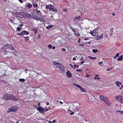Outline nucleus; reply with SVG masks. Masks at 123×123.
I'll list each match as a JSON object with an SVG mask.
<instances>
[{
	"label": "nucleus",
	"instance_id": "57",
	"mask_svg": "<svg viewBox=\"0 0 123 123\" xmlns=\"http://www.w3.org/2000/svg\"><path fill=\"white\" fill-rule=\"evenodd\" d=\"M78 43H80V39H79V40L78 41Z\"/></svg>",
	"mask_w": 123,
	"mask_h": 123
},
{
	"label": "nucleus",
	"instance_id": "8",
	"mask_svg": "<svg viewBox=\"0 0 123 123\" xmlns=\"http://www.w3.org/2000/svg\"><path fill=\"white\" fill-rule=\"evenodd\" d=\"M40 17L39 18L38 20L42 22H44L45 21V19L43 18L42 15H41L40 14H39Z\"/></svg>",
	"mask_w": 123,
	"mask_h": 123
},
{
	"label": "nucleus",
	"instance_id": "48",
	"mask_svg": "<svg viewBox=\"0 0 123 123\" xmlns=\"http://www.w3.org/2000/svg\"><path fill=\"white\" fill-rule=\"evenodd\" d=\"M36 12L38 13H39V14H41V13L39 11V10H37L36 11Z\"/></svg>",
	"mask_w": 123,
	"mask_h": 123
},
{
	"label": "nucleus",
	"instance_id": "26",
	"mask_svg": "<svg viewBox=\"0 0 123 123\" xmlns=\"http://www.w3.org/2000/svg\"><path fill=\"white\" fill-rule=\"evenodd\" d=\"M20 16H25V13H24L23 12H20Z\"/></svg>",
	"mask_w": 123,
	"mask_h": 123
},
{
	"label": "nucleus",
	"instance_id": "64",
	"mask_svg": "<svg viewBox=\"0 0 123 123\" xmlns=\"http://www.w3.org/2000/svg\"><path fill=\"white\" fill-rule=\"evenodd\" d=\"M63 11H65V12H66L67 11V10H65V9H64L63 10Z\"/></svg>",
	"mask_w": 123,
	"mask_h": 123
},
{
	"label": "nucleus",
	"instance_id": "62",
	"mask_svg": "<svg viewBox=\"0 0 123 123\" xmlns=\"http://www.w3.org/2000/svg\"><path fill=\"white\" fill-rule=\"evenodd\" d=\"M55 46H54L53 48H52L53 49H55Z\"/></svg>",
	"mask_w": 123,
	"mask_h": 123
},
{
	"label": "nucleus",
	"instance_id": "10",
	"mask_svg": "<svg viewBox=\"0 0 123 123\" xmlns=\"http://www.w3.org/2000/svg\"><path fill=\"white\" fill-rule=\"evenodd\" d=\"M60 69L61 70V71L63 73L65 71V69L63 67V65L61 64H60V66H59Z\"/></svg>",
	"mask_w": 123,
	"mask_h": 123
},
{
	"label": "nucleus",
	"instance_id": "42",
	"mask_svg": "<svg viewBox=\"0 0 123 123\" xmlns=\"http://www.w3.org/2000/svg\"><path fill=\"white\" fill-rule=\"evenodd\" d=\"M21 28H20L19 27H18L17 28V30L18 31H20L21 30Z\"/></svg>",
	"mask_w": 123,
	"mask_h": 123
},
{
	"label": "nucleus",
	"instance_id": "38",
	"mask_svg": "<svg viewBox=\"0 0 123 123\" xmlns=\"http://www.w3.org/2000/svg\"><path fill=\"white\" fill-rule=\"evenodd\" d=\"M94 79L95 80H99L100 79V78L99 77H94Z\"/></svg>",
	"mask_w": 123,
	"mask_h": 123
},
{
	"label": "nucleus",
	"instance_id": "19",
	"mask_svg": "<svg viewBox=\"0 0 123 123\" xmlns=\"http://www.w3.org/2000/svg\"><path fill=\"white\" fill-rule=\"evenodd\" d=\"M66 74L67 75V76L68 77H71L72 76V74L69 71H67Z\"/></svg>",
	"mask_w": 123,
	"mask_h": 123
},
{
	"label": "nucleus",
	"instance_id": "9",
	"mask_svg": "<svg viewBox=\"0 0 123 123\" xmlns=\"http://www.w3.org/2000/svg\"><path fill=\"white\" fill-rule=\"evenodd\" d=\"M39 14L35 13V14H34L33 17L36 20H38L39 18L40 17Z\"/></svg>",
	"mask_w": 123,
	"mask_h": 123
},
{
	"label": "nucleus",
	"instance_id": "39",
	"mask_svg": "<svg viewBox=\"0 0 123 123\" xmlns=\"http://www.w3.org/2000/svg\"><path fill=\"white\" fill-rule=\"evenodd\" d=\"M48 47H49V48H50V49H51L52 48V46L51 45V44H50V45H49L48 46Z\"/></svg>",
	"mask_w": 123,
	"mask_h": 123
},
{
	"label": "nucleus",
	"instance_id": "32",
	"mask_svg": "<svg viewBox=\"0 0 123 123\" xmlns=\"http://www.w3.org/2000/svg\"><path fill=\"white\" fill-rule=\"evenodd\" d=\"M105 103H106L107 105L108 106H110L111 104L110 102H109V101H108L107 102H106Z\"/></svg>",
	"mask_w": 123,
	"mask_h": 123
},
{
	"label": "nucleus",
	"instance_id": "55",
	"mask_svg": "<svg viewBox=\"0 0 123 123\" xmlns=\"http://www.w3.org/2000/svg\"><path fill=\"white\" fill-rule=\"evenodd\" d=\"M49 102H47L46 103V104L47 105H49Z\"/></svg>",
	"mask_w": 123,
	"mask_h": 123
},
{
	"label": "nucleus",
	"instance_id": "6",
	"mask_svg": "<svg viewBox=\"0 0 123 123\" xmlns=\"http://www.w3.org/2000/svg\"><path fill=\"white\" fill-rule=\"evenodd\" d=\"M61 63H59L58 62H56L55 61H53V64L54 65V67L56 68H58Z\"/></svg>",
	"mask_w": 123,
	"mask_h": 123
},
{
	"label": "nucleus",
	"instance_id": "16",
	"mask_svg": "<svg viewBox=\"0 0 123 123\" xmlns=\"http://www.w3.org/2000/svg\"><path fill=\"white\" fill-rule=\"evenodd\" d=\"M52 5H47L46 6V8L47 9H49V10H51V7H52Z\"/></svg>",
	"mask_w": 123,
	"mask_h": 123
},
{
	"label": "nucleus",
	"instance_id": "1",
	"mask_svg": "<svg viewBox=\"0 0 123 123\" xmlns=\"http://www.w3.org/2000/svg\"><path fill=\"white\" fill-rule=\"evenodd\" d=\"M4 98L6 100L11 99L14 101H18V99L12 94H6L4 95Z\"/></svg>",
	"mask_w": 123,
	"mask_h": 123
},
{
	"label": "nucleus",
	"instance_id": "11",
	"mask_svg": "<svg viewBox=\"0 0 123 123\" xmlns=\"http://www.w3.org/2000/svg\"><path fill=\"white\" fill-rule=\"evenodd\" d=\"M5 45V46L6 47L9 48L10 49H11L12 50H15V49L12 47V45L11 44H7Z\"/></svg>",
	"mask_w": 123,
	"mask_h": 123
},
{
	"label": "nucleus",
	"instance_id": "45",
	"mask_svg": "<svg viewBox=\"0 0 123 123\" xmlns=\"http://www.w3.org/2000/svg\"><path fill=\"white\" fill-rule=\"evenodd\" d=\"M61 49L62 50L64 51H65L66 50V49L64 48H62Z\"/></svg>",
	"mask_w": 123,
	"mask_h": 123
},
{
	"label": "nucleus",
	"instance_id": "31",
	"mask_svg": "<svg viewBox=\"0 0 123 123\" xmlns=\"http://www.w3.org/2000/svg\"><path fill=\"white\" fill-rule=\"evenodd\" d=\"M33 6L34 7H37L38 6V5L37 4V3H36L35 4L33 3Z\"/></svg>",
	"mask_w": 123,
	"mask_h": 123
},
{
	"label": "nucleus",
	"instance_id": "59",
	"mask_svg": "<svg viewBox=\"0 0 123 123\" xmlns=\"http://www.w3.org/2000/svg\"><path fill=\"white\" fill-rule=\"evenodd\" d=\"M70 66H71L72 68H73V66L71 64H70Z\"/></svg>",
	"mask_w": 123,
	"mask_h": 123
},
{
	"label": "nucleus",
	"instance_id": "15",
	"mask_svg": "<svg viewBox=\"0 0 123 123\" xmlns=\"http://www.w3.org/2000/svg\"><path fill=\"white\" fill-rule=\"evenodd\" d=\"M97 37L96 38V39L97 40H98L99 39H102L103 38V34H101V35L99 36H98V35Z\"/></svg>",
	"mask_w": 123,
	"mask_h": 123
},
{
	"label": "nucleus",
	"instance_id": "35",
	"mask_svg": "<svg viewBox=\"0 0 123 123\" xmlns=\"http://www.w3.org/2000/svg\"><path fill=\"white\" fill-rule=\"evenodd\" d=\"M68 111H70L71 112L70 114V115H73L74 113V112L72 111H70V110H68Z\"/></svg>",
	"mask_w": 123,
	"mask_h": 123
},
{
	"label": "nucleus",
	"instance_id": "25",
	"mask_svg": "<svg viewBox=\"0 0 123 123\" xmlns=\"http://www.w3.org/2000/svg\"><path fill=\"white\" fill-rule=\"evenodd\" d=\"M115 83L117 85L118 87H120V84H121L122 83L121 82L118 81H116Z\"/></svg>",
	"mask_w": 123,
	"mask_h": 123
},
{
	"label": "nucleus",
	"instance_id": "61",
	"mask_svg": "<svg viewBox=\"0 0 123 123\" xmlns=\"http://www.w3.org/2000/svg\"><path fill=\"white\" fill-rule=\"evenodd\" d=\"M114 58L115 59H116L117 58V57L115 56L114 57Z\"/></svg>",
	"mask_w": 123,
	"mask_h": 123
},
{
	"label": "nucleus",
	"instance_id": "53",
	"mask_svg": "<svg viewBox=\"0 0 123 123\" xmlns=\"http://www.w3.org/2000/svg\"><path fill=\"white\" fill-rule=\"evenodd\" d=\"M83 59V56H82V57L81 58V59H80V61H81Z\"/></svg>",
	"mask_w": 123,
	"mask_h": 123
},
{
	"label": "nucleus",
	"instance_id": "3",
	"mask_svg": "<svg viewBox=\"0 0 123 123\" xmlns=\"http://www.w3.org/2000/svg\"><path fill=\"white\" fill-rule=\"evenodd\" d=\"M17 110V108L16 107H11L9 108L7 111L8 112H9L11 111H15Z\"/></svg>",
	"mask_w": 123,
	"mask_h": 123
},
{
	"label": "nucleus",
	"instance_id": "7",
	"mask_svg": "<svg viewBox=\"0 0 123 123\" xmlns=\"http://www.w3.org/2000/svg\"><path fill=\"white\" fill-rule=\"evenodd\" d=\"M100 97V99L105 103L107 102L108 101H109V99H108L106 97H104L102 96H101Z\"/></svg>",
	"mask_w": 123,
	"mask_h": 123
},
{
	"label": "nucleus",
	"instance_id": "23",
	"mask_svg": "<svg viewBox=\"0 0 123 123\" xmlns=\"http://www.w3.org/2000/svg\"><path fill=\"white\" fill-rule=\"evenodd\" d=\"M123 55H122L121 56H120L117 59V60H118V61H122L123 58Z\"/></svg>",
	"mask_w": 123,
	"mask_h": 123
},
{
	"label": "nucleus",
	"instance_id": "30",
	"mask_svg": "<svg viewBox=\"0 0 123 123\" xmlns=\"http://www.w3.org/2000/svg\"><path fill=\"white\" fill-rule=\"evenodd\" d=\"M92 51L94 53H96L98 52V50L96 49H93Z\"/></svg>",
	"mask_w": 123,
	"mask_h": 123
},
{
	"label": "nucleus",
	"instance_id": "41",
	"mask_svg": "<svg viewBox=\"0 0 123 123\" xmlns=\"http://www.w3.org/2000/svg\"><path fill=\"white\" fill-rule=\"evenodd\" d=\"M99 28L98 27L97 28H96L94 30H93V31H95V32H96L98 29Z\"/></svg>",
	"mask_w": 123,
	"mask_h": 123
},
{
	"label": "nucleus",
	"instance_id": "33",
	"mask_svg": "<svg viewBox=\"0 0 123 123\" xmlns=\"http://www.w3.org/2000/svg\"><path fill=\"white\" fill-rule=\"evenodd\" d=\"M53 27V25L50 26V25H48V26H47L46 28L47 29H49L50 28H51L52 27Z\"/></svg>",
	"mask_w": 123,
	"mask_h": 123
},
{
	"label": "nucleus",
	"instance_id": "34",
	"mask_svg": "<svg viewBox=\"0 0 123 123\" xmlns=\"http://www.w3.org/2000/svg\"><path fill=\"white\" fill-rule=\"evenodd\" d=\"M88 57L90 58L91 59H96V57H92L90 56H89Z\"/></svg>",
	"mask_w": 123,
	"mask_h": 123
},
{
	"label": "nucleus",
	"instance_id": "47",
	"mask_svg": "<svg viewBox=\"0 0 123 123\" xmlns=\"http://www.w3.org/2000/svg\"><path fill=\"white\" fill-rule=\"evenodd\" d=\"M17 34L18 35H19V36H20V35H22V32H21V33H17Z\"/></svg>",
	"mask_w": 123,
	"mask_h": 123
},
{
	"label": "nucleus",
	"instance_id": "44",
	"mask_svg": "<svg viewBox=\"0 0 123 123\" xmlns=\"http://www.w3.org/2000/svg\"><path fill=\"white\" fill-rule=\"evenodd\" d=\"M120 102L122 103H123V98L122 97L121 99V100Z\"/></svg>",
	"mask_w": 123,
	"mask_h": 123
},
{
	"label": "nucleus",
	"instance_id": "2",
	"mask_svg": "<svg viewBox=\"0 0 123 123\" xmlns=\"http://www.w3.org/2000/svg\"><path fill=\"white\" fill-rule=\"evenodd\" d=\"M74 86L79 88L81 92L84 93H85L86 92V90L85 89L82 88L79 85L75 83H74Z\"/></svg>",
	"mask_w": 123,
	"mask_h": 123
},
{
	"label": "nucleus",
	"instance_id": "51",
	"mask_svg": "<svg viewBox=\"0 0 123 123\" xmlns=\"http://www.w3.org/2000/svg\"><path fill=\"white\" fill-rule=\"evenodd\" d=\"M23 26V24H20L19 26Z\"/></svg>",
	"mask_w": 123,
	"mask_h": 123
},
{
	"label": "nucleus",
	"instance_id": "54",
	"mask_svg": "<svg viewBox=\"0 0 123 123\" xmlns=\"http://www.w3.org/2000/svg\"><path fill=\"white\" fill-rule=\"evenodd\" d=\"M18 1L21 3H23V1L22 0H18Z\"/></svg>",
	"mask_w": 123,
	"mask_h": 123
},
{
	"label": "nucleus",
	"instance_id": "12",
	"mask_svg": "<svg viewBox=\"0 0 123 123\" xmlns=\"http://www.w3.org/2000/svg\"><path fill=\"white\" fill-rule=\"evenodd\" d=\"M122 98V96L120 95H118L115 98L118 101H120Z\"/></svg>",
	"mask_w": 123,
	"mask_h": 123
},
{
	"label": "nucleus",
	"instance_id": "21",
	"mask_svg": "<svg viewBox=\"0 0 123 123\" xmlns=\"http://www.w3.org/2000/svg\"><path fill=\"white\" fill-rule=\"evenodd\" d=\"M74 32V34L76 36H79L80 35V34H79V31H78V32Z\"/></svg>",
	"mask_w": 123,
	"mask_h": 123
},
{
	"label": "nucleus",
	"instance_id": "27",
	"mask_svg": "<svg viewBox=\"0 0 123 123\" xmlns=\"http://www.w3.org/2000/svg\"><path fill=\"white\" fill-rule=\"evenodd\" d=\"M50 108H43V112H46L48 111L49 110H50Z\"/></svg>",
	"mask_w": 123,
	"mask_h": 123
},
{
	"label": "nucleus",
	"instance_id": "43",
	"mask_svg": "<svg viewBox=\"0 0 123 123\" xmlns=\"http://www.w3.org/2000/svg\"><path fill=\"white\" fill-rule=\"evenodd\" d=\"M76 71L78 72H82V70L80 69H77L76 70Z\"/></svg>",
	"mask_w": 123,
	"mask_h": 123
},
{
	"label": "nucleus",
	"instance_id": "13",
	"mask_svg": "<svg viewBox=\"0 0 123 123\" xmlns=\"http://www.w3.org/2000/svg\"><path fill=\"white\" fill-rule=\"evenodd\" d=\"M69 26L71 28L72 30L75 32H78V29H74L71 26V25H69Z\"/></svg>",
	"mask_w": 123,
	"mask_h": 123
},
{
	"label": "nucleus",
	"instance_id": "58",
	"mask_svg": "<svg viewBox=\"0 0 123 123\" xmlns=\"http://www.w3.org/2000/svg\"><path fill=\"white\" fill-rule=\"evenodd\" d=\"M73 60H74V61H75L76 60V59L75 58H73Z\"/></svg>",
	"mask_w": 123,
	"mask_h": 123
},
{
	"label": "nucleus",
	"instance_id": "40",
	"mask_svg": "<svg viewBox=\"0 0 123 123\" xmlns=\"http://www.w3.org/2000/svg\"><path fill=\"white\" fill-rule=\"evenodd\" d=\"M74 68L75 69L76 68V67H77V68H79V66H76L75 65H74Z\"/></svg>",
	"mask_w": 123,
	"mask_h": 123
},
{
	"label": "nucleus",
	"instance_id": "50",
	"mask_svg": "<svg viewBox=\"0 0 123 123\" xmlns=\"http://www.w3.org/2000/svg\"><path fill=\"white\" fill-rule=\"evenodd\" d=\"M84 62H85V61H81L80 62V63L81 64H83Z\"/></svg>",
	"mask_w": 123,
	"mask_h": 123
},
{
	"label": "nucleus",
	"instance_id": "17",
	"mask_svg": "<svg viewBox=\"0 0 123 123\" xmlns=\"http://www.w3.org/2000/svg\"><path fill=\"white\" fill-rule=\"evenodd\" d=\"M22 35H28L29 34V32L28 31H26L25 30L22 31Z\"/></svg>",
	"mask_w": 123,
	"mask_h": 123
},
{
	"label": "nucleus",
	"instance_id": "4",
	"mask_svg": "<svg viewBox=\"0 0 123 123\" xmlns=\"http://www.w3.org/2000/svg\"><path fill=\"white\" fill-rule=\"evenodd\" d=\"M1 51L5 54H7V52L6 50L5 46L4 45L2 46L1 49Z\"/></svg>",
	"mask_w": 123,
	"mask_h": 123
},
{
	"label": "nucleus",
	"instance_id": "24",
	"mask_svg": "<svg viewBox=\"0 0 123 123\" xmlns=\"http://www.w3.org/2000/svg\"><path fill=\"white\" fill-rule=\"evenodd\" d=\"M25 16H24L27 18H30V17L31 16L30 14L27 13H25Z\"/></svg>",
	"mask_w": 123,
	"mask_h": 123
},
{
	"label": "nucleus",
	"instance_id": "29",
	"mask_svg": "<svg viewBox=\"0 0 123 123\" xmlns=\"http://www.w3.org/2000/svg\"><path fill=\"white\" fill-rule=\"evenodd\" d=\"M27 6L29 8H30L32 7V5L31 3H29L27 4Z\"/></svg>",
	"mask_w": 123,
	"mask_h": 123
},
{
	"label": "nucleus",
	"instance_id": "60",
	"mask_svg": "<svg viewBox=\"0 0 123 123\" xmlns=\"http://www.w3.org/2000/svg\"><path fill=\"white\" fill-rule=\"evenodd\" d=\"M49 123H52V122L51 121H49Z\"/></svg>",
	"mask_w": 123,
	"mask_h": 123
},
{
	"label": "nucleus",
	"instance_id": "5",
	"mask_svg": "<svg viewBox=\"0 0 123 123\" xmlns=\"http://www.w3.org/2000/svg\"><path fill=\"white\" fill-rule=\"evenodd\" d=\"M90 33L92 36L95 37H96L98 35V33L97 32L94 31H91Z\"/></svg>",
	"mask_w": 123,
	"mask_h": 123
},
{
	"label": "nucleus",
	"instance_id": "49",
	"mask_svg": "<svg viewBox=\"0 0 123 123\" xmlns=\"http://www.w3.org/2000/svg\"><path fill=\"white\" fill-rule=\"evenodd\" d=\"M119 54L118 53H117V54H116V57H118V56H119Z\"/></svg>",
	"mask_w": 123,
	"mask_h": 123
},
{
	"label": "nucleus",
	"instance_id": "14",
	"mask_svg": "<svg viewBox=\"0 0 123 123\" xmlns=\"http://www.w3.org/2000/svg\"><path fill=\"white\" fill-rule=\"evenodd\" d=\"M37 110L41 113L43 112V108L41 107H39L37 108Z\"/></svg>",
	"mask_w": 123,
	"mask_h": 123
},
{
	"label": "nucleus",
	"instance_id": "63",
	"mask_svg": "<svg viewBox=\"0 0 123 123\" xmlns=\"http://www.w3.org/2000/svg\"><path fill=\"white\" fill-rule=\"evenodd\" d=\"M99 76V75L98 74H97V75H96L95 77H97V76Z\"/></svg>",
	"mask_w": 123,
	"mask_h": 123
},
{
	"label": "nucleus",
	"instance_id": "37",
	"mask_svg": "<svg viewBox=\"0 0 123 123\" xmlns=\"http://www.w3.org/2000/svg\"><path fill=\"white\" fill-rule=\"evenodd\" d=\"M33 31L35 32V34H36L37 33V31L36 29H34L33 30Z\"/></svg>",
	"mask_w": 123,
	"mask_h": 123
},
{
	"label": "nucleus",
	"instance_id": "28",
	"mask_svg": "<svg viewBox=\"0 0 123 123\" xmlns=\"http://www.w3.org/2000/svg\"><path fill=\"white\" fill-rule=\"evenodd\" d=\"M19 81L20 82H24L25 80L24 79H19Z\"/></svg>",
	"mask_w": 123,
	"mask_h": 123
},
{
	"label": "nucleus",
	"instance_id": "18",
	"mask_svg": "<svg viewBox=\"0 0 123 123\" xmlns=\"http://www.w3.org/2000/svg\"><path fill=\"white\" fill-rule=\"evenodd\" d=\"M51 10L53 12H57V10L56 8H54V6L53 5Z\"/></svg>",
	"mask_w": 123,
	"mask_h": 123
},
{
	"label": "nucleus",
	"instance_id": "36",
	"mask_svg": "<svg viewBox=\"0 0 123 123\" xmlns=\"http://www.w3.org/2000/svg\"><path fill=\"white\" fill-rule=\"evenodd\" d=\"M25 38V42H27L28 41V39L29 38V37L28 36H26Z\"/></svg>",
	"mask_w": 123,
	"mask_h": 123
},
{
	"label": "nucleus",
	"instance_id": "22",
	"mask_svg": "<svg viewBox=\"0 0 123 123\" xmlns=\"http://www.w3.org/2000/svg\"><path fill=\"white\" fill-rule=\"evenodd\" d=\"M15 16L16 17H20V13L19 12H16L15 14Z\"/></svg>",
	"mask_w": 123,
	"mask_h": 123
},
{
	"label": "nucleus",
	"instance_id": "20",
	"mask_svg": "<svg viewBox=\"0 0 123 123\" xmlns=\"http://www.w3.org/2000/svg\"><path fill=\"white\" fill-rule=\"evenodd\" d=\"M81 18V17L79 16L78 17H75V18L74 19V21H78Z\"/></svg>",
	"mask_w": 123,
	"mask_h": 123
},
{
	"label": "nucleus",
	"instance_id": "52",
	"mask_svg": "<svg viewBox=\"0 0 123 123\" xmlns=\"http://www.w3.org/2000/svg\"><path fill=\"white\" fill-rule=\"evenodd\" d=\"M90 76L89 74H87L86 76V77H90Z\"/></svg>",
	"mask_w": 123,
	"mask_h": 123
},
{
	"label": "nucleus",
	"instance_id": "46",
	"mask_svg": "<svg viewBox=\"0 0 123 123\" xmlns=\"http://www.w3.org/2000/svg\"><path fill=\"white\" fill-rule=\"evenodd\" d=\"M118 112H120V113H121L122 114H123V111H118Z\"/></svg>",
	"mask_w": 123,
	"mask_h": 123
},
{
	"label": "nucleus",
	"instance_id": "56",
	"mask_svg": "<svg viewBox=\"0 0 123 123\" xmlns=\"http://www.w3.org/2000/svg\"><path fill=\"white\" fill-rule=\"evenodd\" d=\"M55 121L54 120H53V122H52V123H55Z\"/></svg>",
	"mask_w": 123,
	"mask_h": 123
}]
</instances>
